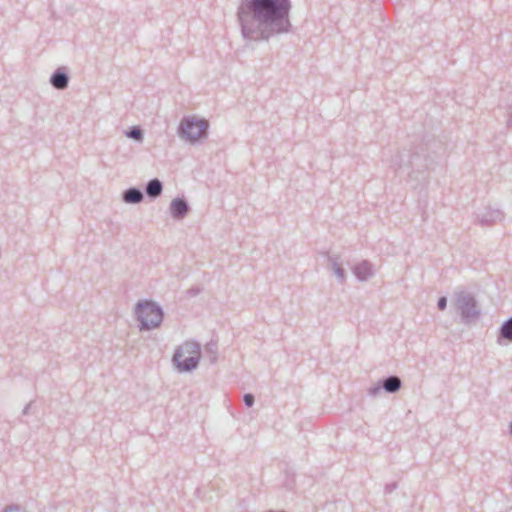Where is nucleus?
<instances>
[{
  "label": "nucleus",
  "mask_w": 512,
  "mask_h": 512,
  "mask_svg": "<svg viewBox=\"0 0 512 512\" xmlns=\"http://www.w3.org/2000/svg\"><path fill=\"white\" fill-rule=\"evenodd\" d=\"M4 512H26L19 504H11L5 507Z\"/></svg>",
  "instance_id": "obj_18"
},
{
  "label": "nucleus",
  "mask_w": 512,
  "mask_h": 512,
  "mask_svg": "<svg viewBox=\"0 0 512 512\" xmlns=\"http://www.w3.org/2000/svg\"><path fill=\"white\" fill-rule=\"evenodd\" d=\"M205 354L211 364L218 360V345L216 341L211 340L205 345Z\"/></svg>",
  "instance_id": "obj_16"
},
{
  "label": "nucleus",
  "mask_w": 512,
  "mask_h": 512,
  "mask_svg": "<svg viewBox=\"0 0 512 512\" xmlns=\"http://www.w3.org/2000/svg\"><path fill=\"white\" fill-rule=\"evenodd\" d=\"M507 125L510 129H512V106H511V111H510L509 118L507 121Z\"/></svg>",
  "instance_id": "obj_24"
},
{
  "label": "nucleus",
  "mask_w": 512,
  "mask_h": 512,
  "mask_svg": "<svg viewBox=\"0 0 512 512\" xmlns=\"http://www.w3.org/2000/svg\"><path fill=\"white\" fill-rule=\"evenodd\" d=\"M125 135L133 139L139 143H141L144 139V132L140 126H132L128 130L125 131Z\"/></svg>",
  "instance_id": "obj_17"
},
{
  "label": "nucleus",
  "mask_w": 512,
  "mask_h": 512,
  "mask_svg": "<svg viewBox=\"0 0 512 512\" xmlns=\"http://www.w3.org/2000/svg\"><path fill=\"white\" fill-rule=\"evenodd\" d=\"M201 358V346L195 341H185L174 351L172 362L178 372L195 370Z\"/></svg>",
  "instance_id": "obj_3"
},
{
  "label": "nucleus",
  "mask_w": 512,
  "mask_h": 512,
  "mask_svg": "<svg viewBox=\"0 0 512 512\" xmlns=\"http://www.w3.org/2000/svg\"><path fill=\"white\" fill-rule=\"evenodd\" d=\"M32 406V402H29L23 409L22 415H28Z\"/></svg>",
  "instance_id": "obj_23"
},
{
  "label": "nucleus",
  "mask_w": 512,
  "mask_h": 512,
  "mask_svg": "<svg viewBox=\"0 0 512 512\" xmlns=\"http://www.w3.org/2000/svg\"><path fill=\"white\" fill-rule=\"evenodd\" d=\"M163 192V183L158 178L149 180L145 186V193L151 199L158 198Z\"/></svg>",
  "instance_id": "obj_15"
},
{
  "label": "nucleus",
  "mask_w": 512,
  "mask_h": 512,
  "mask_svg": "<svg viewBox=\"0 0 512 512\" xmlns=\"http://www.w3.org/2000/svg\"><path fill=\"white\" fill-rule=\"evenodd\" d=\"M447 307V297L441 296L437 301V308L441 311L445 310Z\"/></svg>",
  "instance_id": "obj_20"
},
{
  "label": "nucleus",
  "mask_w": 512,
  "mask_h": 512,
  "mask_svg": "<svg viewBox=\"0 0 512 512\" xmlns=\"http://www.w3.org/2000/svg\"><path fill=\"white\" fill-rule=\"evenodd\" d=\"M70 77L65 67L57 68L50 76L49 82L53 88L64 90L69 85Z\"/></svg>",
  "instance_id": "obj_12"
},
{
  "label": "nucleus",
  "mask_w": 512,
  "mask_h": 512,
  "mask_svg": "<svg viewBox=\"0 0 512 512\" xmlns=\"http://www.w3.org/2000/svg\"><path fill=\"white\" fill-rule=\"evenodd\" d=\"M122 200L127 204H139L144 200L143 191L138 187H130L123 191Z\"/></svg>",
  "instance_id": "obj_14"
},
{
  "label": "nucleus",
  "mask_w": 512,
  "mask_h": 512,
  "mask_svg": "<svg viewBox=\"0 0 512 512\" xmlns=\"http://www.w3.org/2000/svg\"><path fill=\"white\" fill-rule=\"evenodd\" d=\"M352 273L360 282H366L375 275L373 264L368 260H362L351 268Z\"/></svg>",
  "instance_id": "obj_9"
},
{
  "label": "nucleus",
  "mask_w": 512,
  "mask_h": 512,
  "mask_svg": "<svg viewBox=\"0 0 512 512\" xmlns=\"http://www.w3.org/2000/svg\"><path fill=\"white\" fill-rule=\"evenodd\" d=\"M209 122L196 116H184L177 128L179 137L190 144H195L208 137Z\"/></svg>",
  "instance_id": "obj_6"
},
{
  "label": "nucleus",
  "mask_w": 512,
  "mask_h": 512,
  "mask_svg": "<svg viewBox=\"0 0 512 512\" xmlns=\"http://www.w3.org/2000/svg\"><path fill=\"white\" fill-rule=\"evenodd\" d=\"M509 433L512 435V422L509 425Z\"/></svg>",
  "instance_id": "obj_25"
},
{
  "label": "nucleus",
  "mask_w": 512,
  "mask_h": 512,
  "mask_svg": "<svg viewBox=\"0 0 512 512\" xmlns=\"http://www.w3.org/2000/svg\"><path fill=\"white\" fill-rule=\"evenodd\" d=\"M442 150L441 143L435 139L421 141L412 150L399 151L392 159V166L396 170L411 168L409 176L418 180L417 174H424L429 170Z\"/></svg>",
  "instance_id": "obj_2"
},
{
  "label": "nucleus",
  "mask_w": 512,
  "mask_h": 512,
  "mask_svg": "<svg viewBox=\"0 0 512 512\" xmlns=\"http://www.w3.org/2000/svg\"><path fill=\"white\" fill-rule=\"evenodd\" d=\"M186 293L189 297H195L201 293V288L194 286L188 289Z\"/></svg>",
  "instance_id": "obj_22"
},
{
  "label": "nucleus",
  "mask_w": 512,
  "mask_h": 512,
  "mask_svg": "<svg viewBox=\"0 0 512 512\" xmlns=\"http://www.w3.org/2000/svg\"><path fill=\"white\" fill-rule=\"evenodd\" d=\"M504 219V213L500 209L490 206L483 208L475 214V221L482 227H491Z\"/></svg>",
  "instance_id": "obj_8"
},
{
  "label": "nucleus",
  "mask_w": 512,
  "mask_h": 512,
  "mask_svg": "<svg viewBox=\"0 0 512 512\" xmlns=\"http://www.w3.org/2000/svg\"><path fill=\"white\" fill-rule=\"evenodd\" d=\"M243 401H244V404L247 407H252L254 405V402H255V397L251 393H246L243 396Z\"/></svg>",
  "instance_id": "obj_19"
},
{
  "label": "nucleus",
  "mask_w": 512,
  "mask_h": 512,
  "mask_svg": "<svg viewBox=\"0 0 512 512\" xmlns=\"http://www.w3.org/2000/svg\"><path fill=\"white\" fill-rule=\"evenodd\" d=\"M190 211V206L184 197L173 199L169 206V212L173 219L182 220Z\"/></svg>",
  "instance_id": "obj_11"
},
{
  "label": "nucleus",
  "mask_w": 512,
  "mask_h": 512,
  "mask_svg": "<svg viewBox=\"0 0 512 512\" xmlns=\"http://www.w3.org/2000/svg\"><path fill=\"white\" fill-rule=\"evenodd\" d=\"M402 380L397 375H389L381 378L376 385L370 387L367 391L371 397H376L381 390L388 394H395L402 388Z\"/></svg>",
  "instance_id": "obj_7"
},
{
  "label": "nucleus",
  "mask_w": 512,
  "mask_h": 512,
  "mask_svg": "<svg viewBox=\"0 0 512 512\" xmlns=\"http://www.w3.org/2000/svg\"><path fill=\"white\" fill-rule=\"evenodd\" d=\"M291 0H240L237 21L244 40L268 42L292 32Z\"/></svg>",
  "instance_id": "obj_1"
},
{
  "label": "nucleus",
  "mask_w": 512,
  "mask_h": 512,
  "mask_svg": "<svg viewBox=\"0 0 512 512\" xmlns=\"http://www.w3.org/2000/svg\"><path fill=\"white\" fill-rule=\"evenodd\" d=\"M507 342H512V316L501 324L497 332V344L504 345Z\"/></svg>",
  "instance_id": "obj_13"
},
{
  "label": "nucleus",
  "mask_w": 512,
  "mask_h": 512,
  "mask_svg": "<svg viewBox=\"0 0 512 512\" xmlns=\"http://www.w3.org/2000/svg\"><path fill=\"white\" fill-rule=\"evenodd\" d=\"M135 314L141 331H148L159 327L164 318L162 307L148 299L136 304Z\"/></svg>",
  "instance_id": "obj_5"
},
{
  "label": "nucleus",
  "mask_w": 512,
  "mask_h": 512,
  "mask_svg": "<svg viewBox=\"0 0 512 512\" xmlns=\"http://www.w3.org/2000/svg\"><path fill=\"white\" fill-rule=\"evenodd\" d=\"M325 255L328 261V269L332 271L340 284H345L347 278L346 272L341 265V256L339 254H329V252H326Z\"/></svg>",
  "instance_id": "obj_10"
},
{
  "label": "nucleus",
  "mask_w": 512,
  "mask_h": 512,
  "mask_svg": "<svg viewBox=\"0 0 512 512\" xmlns=\"http://www.w3.org/2000/svg\"><path fill=\"white\" fill-rule=\"evenodd\" d=\"M398 487L397 482H391L385 485L384 491L386 494L392 493L394 490H396Z\"/></svg>",
  "instance_id": "obj_21"
},
{
  "label": "nucleus",
  "mask_w": 512,
  "mask_h": 512,
  "mask_svg": "<svg viewBox=\"0 0 512 512\" xmlns=\"http://www.w3.org/2000/svg\"><path fill=\"white\" fill-rule=\"evenodd\" d=\"M453 307L460 315L461 322L470 325L478 321L481 316V308L475 296L466 291L461 290L454 293Z\"/></svg>",
  "instance_id": "obj_4"
}]
</instances>
